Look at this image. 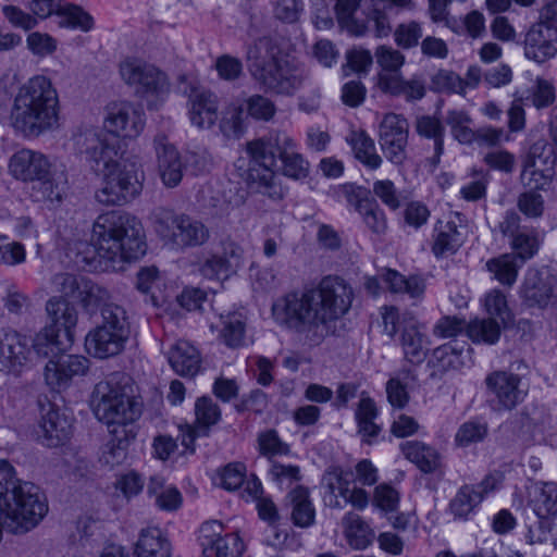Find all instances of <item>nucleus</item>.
<instances>
[{"label": "nucleus", "mask_w": 557, "mask_h": 557, "mask_svg": "<svg viewBox=\"0 0 557 557\" xmlns=\"http://www.w3.org/2000/svg\"><path fill=\"white\" fill-rule=\"evenodd\" d=\"M72 419L52 404L42 405L41 418L36 435L47 447H58L67 442L72 435Z\"/></svg>", "instance_id": "dca6fc26"}, {"label": "nucleus", "mask_w": 557, "mask_h": 557, "mask_svg": "<svg viewBox=\"0 0 557 557\" xmlns=\"http://www.w3.org/2000/svg\"><path fill=\"white\" fill-rule=\"evenodd\" d=\"M86 277L78 276L71 273H59L53 276V285L60 296L57 298H63L65 301L79 300L82 296V289L85 287Z\"/></svg>", "instance_id": "c03bdc74"}, {"label": "nucleus", "mask_w": 557, "mask_h": 557, "mask_svg": "<svg viewBox=\"0 0 557 557\" xmlns=\"http://www.w3.org/2000/svg\"><path fill=\"white\" fill-rule=\"evenodd\" d=\"M119 72L123 82L134 87L138 95L159 96L169 90L166 75L154 65L138 58H125L120 62Z\"/></svg>", "instance_id": "9b49d317"}, {"label": "nucleus", "mask_w": 557, "mask_h": 557, "mask_svg": "<svg viewBox=\"0 0 557 557\" xmlns=\"http://www.w3.org/2000/svg\"><path fill=\"white\" fill-rule=\"evenodd\" d=\"M524 301L540 308L557 302V275L549 267L528 270L524 278Z\"/></svg>", "instance_id": "2eb2a0df"}, {"label": "nucleus", "mask_w": 557, "mask_h": 557, "mask_svg": "<svg viewBox=\"0 0 557 557\" xmlns=\"http://www.w3.org/2000/svg\"><path fill=\"white\" fill-rule=\"evenodd\" d=\"M417 133L425 138L433 139L434 145L440 140L444 141L445 128L442 122L435 116L421 115L416 120Z\"/></svg>", "instance_id": "bf43d9fd"}, {"label": "nucleus", "mask_w": 557, "mask_h": 557, "mask_svg": "<svg viewBox=\"0 0 557 557\" xmlns=\"http://www.w3.org/2000/svg\"><path fill=\"white\" fill-rule=\"evenodd\" d=\"M145 114L141 110L135 108L126 101L113 102L107 106V116L104 119V128L114 137H108L94 129L101 137L108 139H119L116 137L135 138L144 129Z\"/></svg>", "instance_id": "ddd939ff"}, {"label": "nucleus", "mask_w": 557, "mask_h": 557, "mask_svg": "<svg viewBox=\"0 0 557 557\" xmlns=\"http://www.w3.org/2000/svg\"><path fill=\"white\" fill-rule=\"evenodd\" d=\"M75 144L96 164L95 171H101L102 165L103 183L95 194L98 202L123 206L141 193L143 172L139 173L135 163H120L115 160L120 141L101 137L94 128H86L75 136Z\"/></svg>", "instance_id": "f03ea898"}, {"label": "nucleus", "mask_w": 557, "mask_h": 557, "mask_svg": "<svg viewBox=\"0 0 557 557\" xmlns=\"http://www.w3.org/2000/svg\"><path fill=\"white\" fill-rule=\"evenodd\" d=\"M352 150L356 159H358L366 166L375 170L382 163V158L375 152V145L364 132L356 134L351 139Z\"/></svg>", "instance_id": "a19ab883"}, {"label": "nucleus", "mask_w": 557, "mask_h": 557, "mask_svg": "<svg viewBox=\"0 0 557 557\" xmlns=\"http://www.w3.org/2000/svg\"><path fill=\"white\" fill-rule=\"evenodd\" d=\"M110 295L109 292L102 286L91 282L86 278L85 287L82 289V296L79 297V302L86 311H94L109 305H114L113 302H109Z\"/></svg>", "instance_id": "49530a36"}, {"label": "nucleus", "mask_w": 557, "mask_h": 557, "mask_svg": "<svg viewBox=\"0 0 557 557\" xmlns=\"http://www.w3.org/2000/svg\"><path fill=\"white\" fill-rule=\"evenodd\" d=\"M153 143L160 178L166 187L174 188L183 178L184 160L176 148L166 141L164 135L156 136Z\"/></svg>", "instance_id": "412c9836"}, {"label": "nucleus", "mask_w": 557, "mask_h": 557, "mask_svg": "<svg viewBox=\"0 0 557 557\" xmlns=\"http://www.w3.org/2000/svg\"><path fill=\"white\" fill-rule=\"evenodd\" d=\"M431 90L435 92L465 94L466 83L457 73L448 70H440L431 78Z\"/></svg>", "instance_id": "09e8293b"}, {"label": "nucleus", "mask_w": 557, "mask_h": 557, "mask_svg": "<svg viewBox=\"0 0 557 557\" xmlns=\"http://www.w3.org/2000/svg\"><path fill=\"white\" fill-rule=\"evenodd\" d=\"M46 311L51 320L49 326H55L65 336L75 339L78 311L72 302L65 301L63 298L51 297L46 304Z\"/></svg>", "instance_id": "a878e982"}, {"label": "nucleus", "mask_w": 557, "mask_h": 557, "mask_svg": "<svg viewBox=\"0 0 557 557\" xmlns=\"http://www.w3.org/2000/svg\"><path fill=\"white\" fill-rule=\"evenodd\" d=\"M377 87L384 94L399 97L404 96L409 102L421 100L426 92L425 82L419 75L405 79L400 73H380Z\"/></svg>", "instance_id": "b1692460"}, {"label": "nucleus", "mask_w": 557, "mask_h": 557, "mask_svg": "<svg viewBox=\"0 0 557 557\" xmlns=\"http://www.w3.org/2000/svg\"><path fill=\"white\" fill-rule=\"evenodd\" d=\"M74 338L65 336L55 326H45L34 339L35 352L44 358L55 359L72 346Z\"/></svg>", "instance_id": "bb28decb"}, {"label": "nucleus", "mask_w": 557, "mask_h": 557, "mask_svg": "<svg viewBox=\"0 0 557 557\" xmlns=\"http://www.w3.org/2000/svg\"><path fill=\"white\" fill-rule=\"evenodd\" d=\"M190 121L199 128H209L218 120V100L211 91H197L190 97Z\"/></svg>", "instance_id": "c85d7f7f"}, {"label": "nucleus", "mask_w": 557, "mask_h": 557, "mask_svg": "<svg viewBox=\"0 0 557 557\" xmlns=\"http://www.w3.org/2000/svg\"><path fill=\"white\" fill-rule=\"evenodd\" d=\"M287 502L292 507L290 518L299 528H309L314 523L315 510L309 497L308 488L299 485L287 494Z\"/></svg>", "instance_id": "2f4dec72"}, {"label": "nucleus", "mask_w": 557, "mask_h": 557, "mask_svg": "<svg viewBox=\"0 0 557 557\" xmlns=\"http://www.w3.org/2000/svg\"><path fill=\"white\" fill-rule=\"evenodd\" d=\"M485 307L491 315L500 319L504 327H509L513 324L512 314L507 306L505 295L499 290H493L487 294L485 298Z\"/></svg>", "instance_id": "603ef678"}, {"label": "nucleus", "mask_w": 557, "mask_h": 557, "mask_svg": "<svg viewBox=\"0 0 557 557\" xmlns=\"http://www.w3.org/2000/svg\"><path fill=\"white\" fill-rule=\"evenodd\" d=\"M59 16L62 17V27L79 28L83 32H89L94 27L91 15L74 4L63 3Z\"/></svg>", "instance_id": "a18cd8bd"}, {"label": "nucleus", "mask_w": 557, "mask_h": 557, "mask_svg": "<svg viewBox=\"0 0 557 557\" xmlns=\"http://www.w3.org/2000/svg\"><path fill=\"white\" fill-rule=\"evenodd\" d=\"M322 484L326 487L331 496H335V492L342 497H346L349 492V481L344 478V471L341 467L330 468L322 478Z\"/></svg>", "instance_id": "0e129e2a"}, {"label": "nucleus", "mask_w": 557, "mask_h": 557, "mask_svg": "<svg viewBox=\"0 0 557 557\" xmlns=\"http://www.w3.org/2000/svg\"><path fill=\"white\" fill-rule=\"evenodd\" d=\"M487 391L494 395L488 404L494 411H510L519 403L520 376L505 371H495L485 379Z\"/></svg>", "instance_id": "f3484780"}, {"label": "nucleus", "mask_w": 557, "mask_h": 557, "mask_svg": "<svg viewBox=\"0 0 557 557\" xmlns=\"http://www.w3.org/2000/svg\"><path fill=\"white\" fill-rule=\"evenodd\" d=\"M366 226L375 235H383L387 230V220L384 210L376 199L359 212Z\"/></svg>", "instance_id": "3c124183"}, {"label": "nucleus", "mask_w": 557, "mask_h": 557, "mask_svg": "<svg viewBox=\"0 0 557 557\" xmlns=\"http://www.w3.org/2000/svg\"><path fill=\"white\" fill-rule=\"evenodd\" d=\"M111 440L104 445L101 461L110 467L121 465L127 456V448L136 437L135 429L117 426L110 429Z\"/></svg>", "instance_id": "cd10ccee"}, {"label": "nucleus", "mask_w": 557, "mask_h": 557, "mask_svg": "<svg viewBox=\"0 0 557 557\" xmlns=\"http://www.w3.org/2000/svg\"><path fill=\"white\" fill-rule=\"evenodd\" d=\"M30 348L26 337L11 327L0 329V372L20 376L27 366Z\"/></svg>", "instance_id": "4468645a"}, {"label": "nucleus", "mask_w": 557, "mask_h": 557, "mask_svg": "<svg viewBox=\"0 0 557 557\" xmlns=\"http://www.w3.org/2000/svg\"><path fill=\"white\" fill-rule=\"evenodd\" d=\"M135 557H170L171 545L158 528L144 529L135 544Z\"/></svg>", "instance_id": "473e14b6"}, {"label": "nucleus", "mask_w": 557, "mask_h": 557, "mask_svg": "<svg viewBox=\"0 0 557 557\" xmlns=\"http://www.w3.org/2000/svg\"><path fill=\"white\" fill-rule=\"evenodd\" d=\"M555 99L556 90L554 84L547 79L537 78L531 89L532 104L537 109H542L553 104Z\"/></svg>", "instance_id": "680f3d73"}, {"label": "nucleus", "mask_w": 557, "mask_h": 557, "mask_svg": "<svg viewBox=\"0 0 557 557\" xmlns=\"http://www.w3.org/2000/svg\"><path fill=\"white\" fill-rule=\"evenodd\" d=\"M481 500V492L472 486L463 485L451 499L449 509L455 518H466Z\"/></svg>", "instance_id": "79ce46f5"}, {"label": "nucleus", "mask_w": 557, "mask_h": 557, "mask_svg": "<svg viewBox=\"0 0 557 557\" xmlns=\"http://www.w3.org/2000/svg\"><path fill=\"white\" fill-rule=\"evenodd\" d=\"M339 190L348 205L354 207L358 213L368 207L370 201L375 199L371 196L372 191L369 188L354 183L342 185Z\"/></svg>", "instance_id": "864d4df0"}, {"label": "nucleus", "mask_w": 557, "mask_h": 557, "mask_svg": "<svg viewBox=\"0 0 557 557\" xmlns=\"http://www.w3.org/2000/svg\"><path fill=\"white\" fill-rule=\"evenodd\" d=\"M528 507L537 520H555L557 517V483L532 482L527 486Z\"/></svg>", "instance_id": "5701e85b"}, {"label": "nucleus", "mask_w": 557, "mask_h": 557, "mask_svg": "<svg viewBox=\"0 0 557 557\" xmlns=\"http://www.w3.org/2000/svg\"><path fill=\"white\" fill-rule=\"evenodd\" d=\"M461 246L460 234L456 224L448 222L445 230L441 231L432 246L433 253L438 258L447 253H455Z\"/></svg>", "instance_id": "de8ad7c7"}, {"label": "nucleus", "mask_w": 557, "mask_h": 557, "mask_svg": "<svg viewBox=\"0 0 557 557\" xmlns=\"http://www.w3.org/2000/svg\"><path fill=\"white\" fill-rule=\"evenodd\" d=\"M405 457L413 462L422 472L432 473L440 467V455L435 448L419 442L407 441L400 444Z\"/></svg>", "instance_id": "72a5a7b5"}, {"label": "nucleus", "mask_w": 557, "mask_h": 557, "mask_svg": "<svg viewBox=\"0 0 557 557\" xmlns=\"http://www.w3.org/2000/svg\"><path fill=\"white\" fill-rule=\"evenodd\" d=\"M91 239L98 256L113 262L138 260L147 250L141 222L122 210L100 214L94 222Z\"/></svg>", "instance_id": "39448f33"}, {"label": "nucleus", "mask_w": 557, "mask_h": 557, "mask_svg": "<svg viewBox=\"0 0 557 557\" xmlns=\"http://www.w3.org/2000/svg\"><path fill=\"white\" fill-rule=\"evenodd\" d=\"M172 369L182 376H194L200 369L198 350L187 342H177L168 354Z\"/></svg>", "instance_id": "c756f323"}, {"label": "nucleus", "mask_w": 557, "mask_h": 557, "mask_svg": "<svg viewBox=\"0 0 557 557\" xmlns=\"http://www.w3.org/2000/svg\"><path fill=\"white\" fill-rule=\"evenodd\" d=\"M11 126L25 137H38L59 123V97L51 81L37 75L22 85L10 114Z\"/></svg>", "instance_id": "7ed1b4c3"}, {"label": "nucleus", "mask_w": 557, "mask_h": 557, "mask_svg": "<svg viewBox=\"0 0 557 557\" xmlns=\"http://www.w3.org/2000/svg\"><path fill=\"white\" fill-rule=\"evenodd\" d=\"M359 5L360 0H336L335 3V13L339 26L356 36L363 35L367 30L366 24L355 17Z\"/></svg>", "instance_id": "4c0bfd02"}, {"label": "nucleus", "mask_w": 557, "mask_h": 557, "mask_svg": "<svg viewBox=\"0 0 557 557\" xmlns=\"http://www.w3.org/2000/svg\"><path fill=\"white\" fill-rule=\"evenodd\" d=\"M294 139L285 132L271 133L247 144L246 151L250 158L248 178L265 182L274 180L276 159L283 163V174L293 180H304L309 174V162L294 151Z\"/></svg>", "instance_id": "423d86ee"}, {"label": "nucleus", "mask_w": 557, "mask_h": 557, "mask_svg": "<svg viewBox=\"0 0 557 557\" xmlns=\"http://www.w3.org/2000/svg\"><path fill=\"white\" fill-rule=\"evenodd\" d=\"M467 335L474 343L493 345L499 339L500 326L492 318L474 319L467 325Z\"/></svg>", "instance_id": "58836bf2"}, {"label": "nucleus", "mask_w": 557, "mask_h": 557, "mask_svg": "<svg viewBox=\"0 0 557 557\" xmlns=\"http://www.w3.org/2000/svg\"><path fill=\"white\" fill-rule=\"evenodd\" d=\"M47 512V499L34 483L14 480L0 483V516L15 523V533L35 528Z\"/></svg>", "instance_id": "6e6552de"}, {"label": "nucleus", "mask_w": 557, "mask_h": 557, "mask_svg": "<svg viewBox=\"0 0 557 557\" xmlns=\"http://www.w3.org/2000/svg\"><path fill=\"white\" fill-rule=\"evenodd\" d=\"M154 228L166 243L178 249L199 247L210 236L201 221L187 214L176 215L166 209H160L156 214Z\"/></svg>", "instance_id": "9d476101"}, {"label": "nucleus", "mask_w": 557, "mask_h": 557, "mask_svg": "<svg viewBox=\"0 0 557 557\" xmlns=\"http://www.w3.org/2000/svg\"><path fill=\"white\" fill-rule=\"evenodd\" d=\"M372 191L391 210L395 211L400 208L399 195L392 181L382 180L374 182Z\"/></svg>", "instance_id": "69168bd1"}, {"label": "nucleus", "mask_w": 557, "mask_h": 557, "mask_svg": "<svg viewBox=\"0 0 557 557\" xmlns=\"http://www.w3.org/2000/svg\"><path fill=\"white\" fill-rule=\"evenodd\" d=\"M14 177L24 182H35L47 177L50 173L48 159L36 151L22 149L15 152L9 164Z\"/></svg>", "instance_id": "4be33fe9"}, {"label": "nucleus", "mask_w": 557, "mask_h": 557, "mask_svg": "<svg viewBox=\"0 0 557 557\" xmlns=\"http://www.w3.org/2000/svg\"><path fill=\"white\" fill-rule=\"evenodd\" d=\"M246 109L249 116L259 121H270L276 112L274 102L262 95L249 97L246 100Z\"/></svg>", "instance_id": "5fc2aeb1"}, {"label": "nucleus", "mask_w": 557, "mask_h": 557, "mask_svg": "<svg viewBox=\"0 0 557 557\" xmlns=\"http://www.w3.org/2000/svg\"><path fill=\"white\" fill-rule=\"evenodd\" d=\"M88 368L89 360L87 358L62 354L46 363L45 380L52 389L65 388L74 376L84 375Z\"/></svg>", "instance_id": "6ab92c4d"}, {"label": "nucleus", "mask_w": 557, "mask_h": 557, "mask_svg": "<svg viewBox=\"0 0 557 557\" xmlns=\"http://www.w3.org/2000/svg\"><path fill=\"white\" fill-rule=\"evenodd\" d=\"M531 172V169L529 170ZM529 190L524 191V215L529 218H539L543 214L545 208V197L548 190H541L531 185V177L529 178Z\"/></svg>", "instance_id": "052dcab7"}, {"label": "nucleus", "mask_w": 557, "mask_h": 557, "mask_svg": "<svg viewBox=\"0 0 557 557\" xmlns=\"http://www.w3.org/2000/svg\"><path fill=\"white\" fill-rule=\"evenodd\" d=\"M102 321L85 337L88 354L98 359L120 355L131 335V322L124 307L109 305L101 310Z\"/></svg>", "instance_id": "1a4fd4ad"}, {"label": "nucleus", "mask_w": 557, "mask_h": 557, "mask_svg": "<svg viewBox=\"0 0 557 557\" xmlns=\"http://www.w3.org/2000/svg\"><path fill=\"white\" fill-rule=\"evenodd\" d=\"M400 343L408 362L420 364L425 360L428 348L424 344V336L416 324H409L403 329Z\"/></svg>", "instance_id": "c9c22d12"}, {"label": "nucleus", "mask_w": 557, "mask_h": 557, "mask_svg": "<svg viewBox=\"0 0 557 557\" xmlns=\"http://www.w3.org/2000/svg\"><path fill=\"white\" fill-rule=\"evenodd\" d=\"M409 124L399 114L387 113L380 123L379 144L386 159L401 165L407 159Z\"/></svg>", "instance_id": "f8f14e48"}, {"label": "nucleus", "mask_w": 557, "mask_h": 557, "mask_svg": "<svg viewBox=\"0 0 557 557\" xmlns=\"http://www.w3.org/2000/svg\"><path fill=\"white\" fill-rule=\"evenodd\" d=\"M421 37L422 28L421 25L416 21L401 23L394 30L395 42L403 49H410L416 47L419 44Z\"/></svg>", "instance_id": "6e6d98bb"}, {"label": "nucleus", "mask_w": 557, "mask_h": 557, "mask_svg": "<svg viewBox=\"0 0 557 557\" xmlns=\"http://www.w3.org/2000/svg\"><path fill=\"white\" fill-rule=\"evenodd\" d=\"M251 77L267 90L278 95H293L308 78L307 70L295 59L283 55L270 37H260L246 52Z\"/></svg>", "instance_id": "20e7f679"}, {"label": "nucleus", "mask_w": 557, "mask_h": 557, "mask_svg": "<svg viewBox=\"0 0 557 557\" xmlns=\"http://www.w3.org/2000/svg\"><path fill=\"white\" fill-rule=\"evenodd\" d=\"M518 258H522L521 250H515V252L511 253H503L497 258L490 259L486 262V269L502 285L511 286L518 277Z\"/></svg>", "instance_id": "f704fd0d"}, {"label": "nucleus", "mask_w": 557, "mask_h": 557, "mask_svg": "<svg viewBox=\"0 0 557 557\" xmlns=\"http://www.w3.org/2000/svg\"><path fill=\"white\" fill-rule=\"evenodd\" d=\"M219 77L223 81L234 82L243 75V63L238 58L230 54L220 55L214 65Z\"/></svg>", "instance_id": "e2e57ef3"}, {"label": "nucleus", "mask_w": 557, "mask_h": 557, "mask_svg": "<svg viewBox=\"0 0 557 557\" xmlns=\"http://www.w3.org/2000/svg\"><path fill=\"white\" fill-rule=\"evenodd\" d=\"M223 524L219 521L206 522L201 527L205 541L202 557H240L244 544L237 534L221 536Z\"/></svg>", "instance_id": "a211bd4d"}, {"label": "nucleus", "mask_w": 557, "mask_h": 557, "mask_svg": "<svg viewBox=\"0 0 557 557\" xmlns=\"http://www.w3.org/2000/svg\"><path fill=\"white\" fill-rule=\"evenodd\" d=\"M381 278L393 293H407L412 298L420 297L424 293L423 281L418 276L407 278L395 270L386 269Z\"/></svg>", "instance_id": "e433bc0d"}, {"label": "nucleus", "mask_w": 557, "mask_h": 557, "mask_svg": "<svg viewBox=\"0 0 557 557\" xmlns=\"http://www.w3.org/2000/svg\"><path fill=\"white\" fill-rule=\"evenodd\" d=\"M465 351L470 352L468 345L457 341L449 342L435 348L428 361V366L434 369L431 373V377L434 379L448 370L460 369L465 363Z\"/></svg>", "instance_id": "393cba45"}, {"label": "nucleus", "mask_w": 557, "mask_h": 557, "mask_svg": "<svg viewBox=\"0 0 557 557\" xmlns=\"http://www.w3.org/2000/svg\"><path fill=\"white\" fill-rule=\"evenodd\" d=\"M524 54L542 63L557 53V27L549 22L534 24L524 38Z\"/></svg>", "instance_id": "aec40b11"}, {"label": "nucleus", "mask_w": 557, "mask_h": 557, "mask_svg": "<svg viewBox=\"0 0 557 557\" xmlns=\"http://www.w3.org/2000/svg\"><path fill=\"white\" fill-rule=\"evenodd\" d=\"M342 523L345 539L351 548L363 550L373 543L374 531L359 515L350 511L344 516Z\"/></svg>", "instance_id": "7c9ffc66"}, {"label": "nucleus", "mask_w": 557, "mask_h": 557, "mask_svg": "<svg viewBox=\"0 0 557 557\" xmlns=\"http://www.w3.org/2000/svg\"><path fill=\"white\" fill-rule=\"evenodd\" d=\"M377 64L383 69L382 73H400L405 63V55L388 46H380L375 50Z\"/></svg>", "instance_id": "4d7b16f0"}, {"label": "nucleus", "mask_w": 557, "mask_h": 557, "mask_svg": "<svg viewBox=\"0 0 557 557\" xmlns=\"http://www.w3.org/2000/svg\"><path fill=\"white\" fill-rule=\"evenodd\" d=\"M258 447L260 455L271 460L274 456L288 455L289 446L284 443L275 430H267L258 435Z\"/></svg>", "instance_id": "8fccbe9b"}, {"label": "nucleus", "mask_w": 557, "mask_h": 557, "mask_svg": "<svg viewBox=\"0 0 557 557\" xmlns=\"http://www.w3.org/2000/svg\"><path fill=\"white\" fill-rule=\"evenodd\" d=\"M195 413L199 431H202L203 436H207L209 434V428L216 424L221 419L220 407L208 396H202L197 399Z\"/></svg>", "instance_id": "37998d69"}, {"label": "nucleus", "mask_w": 557, "mask_h": 557, "mask_svg": "<svg viewBox=\"0 0 557 557\" xmlns=\"http://www.w3.org/2000/svg\"><path fill=\"white\" fill-rule=\"evenodd\" d=\"M467 325L468 323L465 319L456 315H445L434 325L433 333L442 338L454 337L462 331H467Z\"/></svg>", "instance_id": "774afa93"}, {"label": "nucleus", "mask_w": 557, "mask_h": 557, "mask_svg": "<svg viewBox=\"0 0 557 557\" xmlns=\"http://www.w3.org/2000/svg\"><path fill=\"white\" fill-rule=\"evenodd\" d=\"M354 292L339 276H325L315 288L293 292L277 299L275 319L302 336L309 346H318L330 333V323L351 307Z\"/></svg>", "instance_id": "f257e3e1"}, {"label": "nucleus", "mask_w": 557, "mask_h": 557, "mask_svg": "<svg viewBox=\"0 0 557 557\" xmlns=\"http://www.w3.org/2000/svg\"><path fill=\"white\" fill-rule=\"evenodd\" d=\"M246 467L242 462L226 465L220 473V484L227 491H235L242 486Z\"/></svg>", "instance_id": "338daca9"}, {"label": "nucleus", "mask_w": 557, "mask_h": 557, "mask_svg": "<svg viewBox=\"0 0 557 557\" xmlns=\"http://www.w3.org/2000/svg\"><path fill=\"white\" fill-rule=\"evenodd\" d=\"M119 373L96 384L91 396V408L96 418L106 423L108 429L125 426L135 429L134 422L141 414L140 404L127 393L126 385L121 384Z\"/></svg>", "instance_id": "0eeeda50"}, {"label": "nucleus", "mask_w": 557, "mask_h": 557, "mask_svg": "<svg viewBox=\"0 0 557 557\" xmlns=\"http://www.w3.org/2000/svg\"><path fill=\"white\" fill-rule=\"evenodd\" d=\"M223 327L221 338L230 348H237L244 345L245 339V322L240 313L232 312L226 317H221Z\"/></svg>", "instance_id": "ea45409f"}, {"label": "nucleus", "mask_w": 557, "mask_h": 557, "mask_svg": "<svg viewBox=\"0 0 557 557\" xmlns=\"http://www.w3.org/2000/svg\"><path fill=\"white\" fill-rule=\"evenodd\" d=\"M520 215L515 210H508L504 220L499 223V231L504 236L511 238V247L513 250L522 249V232L520 226Z\"/></svg>", "instance_id": "13d9d810"}]
</instances>
